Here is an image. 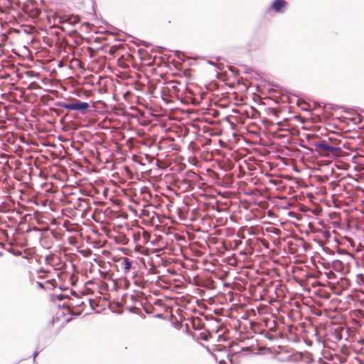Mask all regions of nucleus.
<instances>
[{
    "label": "nucleus",
    "mask_w": 364,
    "mask_h": 364,
    "mask_svg": "<svg viewBox=\"0 0 364 364\" xmlns=\"http://www.w3.org/2000/svg\"><path fill=\"white\" fill-rule=\"evenodd\" d=\"M314 146L317 151L323 155L337 154L341 149L338 146L337 140H333L331 138H328V140L316 141L314 144Z\"/></svg>",
    "instance_id": "obj_1"
},
{
    "label": "nucleus",
    "mask_w": 364,
    "mask_h": 364,
    "mask_svg": "<svg viewBox=\"0 0 364 364\" xmlns=\"http://www.w3.org/2000/svg\"><path fill=\"white\" fill-rule=\"evenodd\" d=\"M91 308L97 313H101L105 309L106 306H109L112 311H115L107 297H94L87 299Z\"/></svg>",
    "instance_id": "obj_2"
},
{
    "label": "nucleus",
    "mask_w": 364,
    "mask_h": 364,
    "mask_svg": "<svg viewBox=\"0 0 364 364\" xmlns=\"http://www.w3.org/2000/svg\"><path fill=\"white\" fill-rule=\"evenodd\" d=\"M330 297H301L304 304H309V300L311 299L318 306L322 307L324 311L331 310V307L326 305V302Z\"/></svg>",
    "instance_id": "obj_3"
},
{
    "label": "nucleus",
    "mask_w": 364,
    "mask_h": 364,
    "mask_svg": "<svg viewBox=\"0 0 364 364\" xmlns=\"http://www.w3.org/2000/svg\"><path fill=\"white\" fill-rule=\"evenodd\" d=\"M288 4L284 0H275L272 2L269 9H272L277 13H283L286 9Z\"/></svg>",
    "instance_id": "obj_4"
},
{
    "label": "nucleus",
    "mask_w": 364,
    "mask_h": 364,
    "mask_svg": "<svg viewBox=\"0 0 364 364\" xmlns=\"http://www.w3.org/2000/svg\"><path fill=\"white\" fill-rule=\"evenodd\" d=\"M90 107L89 103L82 102L77 99H72V110H79L84 112Z\"/></svg>",
    "instance_id": "obj_5"
},
{
    "label": "nucleus",
    "mask_w": 364,
    "mask_h": 364,
    "mask_svg": "<svg viewBox=\"0 0 364 364\" xmlns=\"http://www.w3.org/2000/svg\"><path fill=\"white\" fill-rule=\"evenodd\" d=\"M332 267L335 271L341 272V274H346L348 272V267L347 264L341 260L336 259L333 261Z\"/></svg>",
    "instance_id": "obj_6"
},
{
    "label": "nucleus",
    "mask_w": 364,
    "mask_h": 364,
    "mask_svg": "<svg viewBox=\"0 0 364 364\" xmlns=\"http://www.w3.org/2000/svg\"><path fill=\"white\" fill-rule=\"evenodd\" d=\"M118 264L124 274L129 272L132 267V263L127 257H122L118 260Z\"/></svg>",
    "instance_id": "obj_7"
},
{
    "label": "nucleus",
    "mask_w": 364,
    "mask_h": 364,
    "mask_svg": "<svg viewBox=\"0 0 364 364\" xmlns=\"http://www.w3.org/2000/svg\"><path fill=\"white\" fill-rule=\"evenodd\" d=\"M269 299L267 300V301L269 304L268 306V311L273 312V311H277L281 309V304L279 300H277L275 298L273 297H267Z\"/></svg>",
    "instance_id": "obj_8"
},
{
    "label": "nucleus",
    "mask_w": 364,
    "mask_h": 364,
    "mask_svg": "<svg viewBox=\"0 0 364 364\" xmlns=\"http://www.w3.org/2000/svg\"><path fill=\"white\" fill-rule=\"evenodd\" d=\"M54 105L58 107H62L69 110H72V101L70 102L58 101L54 103Z\"/></svg>",
    "instance_id": "obj_9"
},
{
    "label": "nucleus",
    "mask_w": 364,
    "mask_h": 364,
    "mask_svg": "<svg viewBox=\"0 0 364 364\" xmlns=\"http://www.w3.org/2000/svg\"><path fill=\"white\" fill-rule=\"evenodd\" d=\"M247 305L245 304H234L233 305V307L231 308L232 310H236L237 311L238 309H244Z\"/></svg>",
    "instance_id": "obj_10"
},
{
    "label": "nucleus",
    "mask_w": 364,
    "mask_h": 364,
    "mask_svg": "<svg viewBox=\"0 0 364 364\" xmlns=\"http://www.w3.org/2000/svg\"><path fill=\"white\" fill-rule=\"evenodd\" d=\"M71 23L75 24L80 22V18L78 16H74L69 18Z\"/></svg>",
    "instance_id": "obj_11"
},
{
    "label": "nucleus",
    "mask_w": 364,
    "mask_h": 364,
    "mask_svg": "<svg viewBox=\"0 0 364 364\" xmlns=\"http://www.w3.org/2000/svg\"><path fill=\"white\" fill-rule=\"evenodd\" d=\"M154 304H156V305H161V300H160V299H159V300H157V301H154Z\"/></svg>",
    "instance_id": "obj_12"
},
{
    "label": "nucleus",
    "mask_w": 364,
    "mask_h": 364,
    "mask_svg": "<svg viewBox=\"0 0 364 364\" xmlns=\"http://www.w3.org/2000/svg\"><path fill=\"white\" fill-rule=\"evenodd\" d=\"M46 283H47L48 284L50 285L51 287H53V283H52V282H51V281L48 280V281L46 282Z\"/></svg>",
    "instance_id": "obj_13"
},
{
    "label": "nucleus",
    "mask_w": 364,
    "mask_h": 364,
    "mask_svg": "<svg viewBox=\"0 0 364 364\" xmlns=\"http://www.w3.org/2000/svg\"><path fill=\"white\" fill-rule=\"evenodd\" d=\"M38 285L41 288H44V286L42 283L38 282Z\"/></svg>",
    "instance_id": "obj_14"
},
{
    "label": "nucleus",
    "mask_w": 364,
    "mask_h": 364,
    "mask_svg": "<svg viewBox=\"0 0 364 364\" xmlns=\"http://www.w3.org/2000/svg\"><path fill=\"white\" fill-rule=\"evenodd\" d=\"M65 297H63V296H60V297H58V300L61 301L64 299Z\"/></svg>",
    "instance_id": "obj_15"
},
{
    "label": "nucleus",
    "mask_w": 364,
    "mask_h": 364,
    "mask_svg": "<svg viewBox=\"0 0 364 364\" xmlns=\"http://www.w3.org/2000/svg\"><path fill=\"white\" fill-rule=\"evenodd\" d=\"M261 299L264 301V298L263 296H261Z\"/></svg>",
    "instance_id": "obj_16"
},
{
    "label": "nucleus",
    "mask_w": 364,
    "mask_h": 364,
    "mask_svg": "<svg viewBox=\"0 0 364 364\" xmlns=\"http://www.w3.org/2000/svg\"><path fill=\"white\" fill-rule=\"evenodd\" d=\"M58 296H64V295H63V294H59Z\"/></svg>",
    "instance_id": "obj_17"
}]
</instances>
